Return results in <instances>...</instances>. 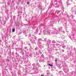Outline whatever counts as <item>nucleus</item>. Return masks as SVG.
<instances>
[{"mask_svg": "<svg viewBox=\"0 0 76 76\" xmlns=\"http://www.w3.org/2000/svg\"><path fill=\"white\" fill-rule=\"evenodd\" d=\"M49 64V65L50 66H51L52 67H53V65L51 64Z\"/></svg>", "mask_w": 76, "mask_h": 76, "instance_id": "f257e3e1", "label": "nucleus"}, {"mask_svg": "<svg viewBox=\"0 0 76 76\" xmlns=\"http://www.w3.org/2000/svg\"><path fill=\"white\" fill-rule=\"evenodd\" d=\"M15 29H12V31L13 32H15Z\"/></svg>", "mask_w": 76, "mask_h": 76, "instance_id": "f03ea898", "label": "nucleus"}, {"mask_svg": "<svg viewBox=\"0 0 76 76\" xmlns=\"http://www.w3.org/2000/svg\"><path fill=\"white\" fill-rule=\"evenodd\" d=\"M55 62H57V58H56L55 59Z\"/></svg>", "mask_w": 76, "mask_h": 76, "instance_id": "7ed1b4c3", "label": "nucleus"}, {"mask_svg": "<svg viewBox=\"0 0 76 76\" xmlns=\"http://www.w3.org/2000/svg\"><path fill=\"white\" fill-rule=\"evenodd\" d=\"M39 52L40 54H42V52H41V51L40 50L39 51Z\"/></svg>", "mask_w": 76, "mask_h": 76, "instance_id": "20e7f679", "label": "nucleus"}, {"mask_svg": "<svg viewBox=\"0 0 76 76\" xmlns=\"http://www.w3.org/2000/svg\"><path fill=\"white\" fill-rule=\"evenodd\" d=\"M27 4H29V2H27Z\"/></svg>", "mask_w": 76, "mask_h": 76, "instance_id": "39448f33", "label": "nucleus"}, {"mask_svg": "<svg viewBox=\"0 0 76 76\" xmlns=\"http://www.w3.org/2000/svg\"><path fill=\"white\" fill-rule=\"evenodd\" d=\"M47 75H49V73H47Z\"/></svg>", "mask_w": 76, "mask_h": 76, "instance_id": "423d86ee", "label": "nucleus"}, {"mask_svg": "<svg viewBox=\"0 0 76 76\" xmlns=\"http://www.w3.org/2000/svg\"><path fill=\"white\" fill-rule=\"evenodd\" d=\"M15 18V16H14L13 17V18Z\"/></svg>", "mask_w": 76, "mask_h": 76, "instance_id": "0eeeda50", "label": "nucleus"}, {"mask_svg": "<svg viewBox=\"0 0 76 76\" xmlns=\"http://www.w3.org/2000/svg\"><path fill=\"white\" fill-rule=\"evenodd\" d=\"M62 51H63V52H64V50H62Z\"/></svg>", "mask_w": 76, "mask_h": 76, "instance_id": "6e6552de", "label": "nucleus"}, {"mask_svg": "<svg viewBox=\"0 0 76 76\" xmlns=\"http://www.w3.org/2000/svg\"><path fill=\"white\" fill-rule=\"evenodd\" d=\"M41 76H44L43 75H41Z\"/></svg>", "mask_w": 76, "mask_h": 76, "instance_id": "1a4fd4ad", "label": "nucleus"}, {"mask_svg": "<svg viewBox=\"0 0 76 76\" xmlns=\"http://www.w3.org/2000/svg\"><path fill=\"white\" fill-rule=\"evenodd\" d=\"M59 12H60V11H59Z\"/></svg>", "mask_w": 76, "mask_h": 76, "instance_id": "9d476101", "label": "nucleus"}, {"mask_svg": "<svg viewBox=\"0 0 76 76\" xmlns=\"http://www.w3.org/2000/svg\"><path fill=\"white\" fill-rule=\"evenodd\" d=\"M45 66H44V67H45Z\"/></svg>", "mask_w": 76, "mask_h": 76, "instance_id": "9b49d317", "label": "nucleus"}, {"mask_svg": "<svg viewBox=\"0 0 76 76\" xmlns=\"http://www.w3.org/2000/svg\"><path fill=\"white\" fill-rule=\"evenodd\" d=\"M35 50H36V49H35Z\"/></svg>", "mask_w": 76, "mask_h": 76, "instance_id": "f8f14e48", "label": "nucleus"}]
</instances>
